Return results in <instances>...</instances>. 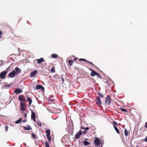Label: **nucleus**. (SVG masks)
Returning a JSON list of instances; mask_svg holds the SVG:
<instances>
[{"label": "nucleus", "mask_w": 147, "mask_h": 147, "mask_svg": "<svg viewBox=\"0 0 147 147\" xmlns=\"http://www.w3.org/2000/svg\"><path fill=\"white\" fill-rule=\"evenodd\" d=\"M113 127L117 133L119 134L120 132L118 129L115 126L113 125Z\"/></svg>", "instance_id": "24"}, {"label": "nucleus", "mask_w": 147, "mask_h": 147, "mask_svg": "<svg viewBox=\"0 0 147 147\" xmlns=\"http://www.w3.org/2000/svg\"><path fill=\"white\" fill-rule=\"evenodd\" d=\"M78 59V58L77 57H75L74 59L73 60L74 61H76Z\"/></svg>", "instance_id": "39"}, {"label": "nucleus", "mask_w": 147, "mask_h": 147, "mask_svg": "<svg viewBox=\"0 0 147 147\" xmlns=\"http://www.w3.org/2000/svg\"><path fill=\"white\" fill-rule=\"evenodd\" d=\"M51 72H52V73L55 72V67H53L51 69Z\"/></svg>", "instance_id": "28"}, {"label": "nucleus", "mask_w": 147, "mask_h": 147, "mask_svg": "<svg viewBox=\"0 0 147 147\" xmlns=\"http://www.w3.org/2000/svg\"><path fill=\"white\" fill-rule=\"evenodd\" d=\"M62 79L63 81V78H62Z\"/></svg>", "instance_id": "45"}, {"label": "nucleus", "mask_w": 147, "mask_h": 147, "mask_svg": "<svg viewBox=\"0 0 147 147\" xmlns=\"http://www.w3.org/2000/svg\"><path fill=\"white\" fill-rule=\"evenodd\" d=\"M37 73V70H34L33 71L31 72L30 74V77H32L34 76L36 73Z\"/></svg>", "instance_id": "11"}, {"label": "nucleus", "mask_w": 147, "mask_h": 147, "mask_svg": "<svg viewBox=\"0 0 147 147\" xmlns=\"http://www.w3.org/2000/svg\"><path fill=\"white\" fill-rule=\"evenodd\" d=\"M111 98L109 95L107 96L105 102V105H109L111 103Z\"/></svg>", "instance_id": "3"}, {"label": "nucleus", "mask_w": 147, "mask_h": 147, "mask_svg": "<svg viewBox=\"0 0 147 147\" xmlns=\"http://www.w3.org/2000/svg\"><path fill=\"white\" fill-rule=\"evenodd\" d=\"M26 103L24 102H21L20 103V109L23 112L25 111L26 107L25 106Z\"/></svg>", "instance_id": "2"}, {"label": "nucleus", "mask_w": 147, "mask_h": 147, "mask_svg": "<svg viewBox=\"0 0 147 147\" xmlns=\"http://www.w3.org/2000/svg\"><path fill=\"white\" fill-rule=\"evenodd\" d=\"M37 124H39V125L40 126V127H41V123H40H40H39V122H37Z\"/></svg>", "instance_id": "38"}, {"label": "nucleus", "mask_w": 147, "mask_h": 147, "mask_svg": "<svg viewBox=\"0 0 147 147\" xmlns=\"http://www.w3.org/2000/svg\"><path fill=\"white\" fill-rule=\"evenodd\" d=\"M94 142L95 145L98 146L100 143V141L98 138H96L94 140Z\"/></svg>", "instance_id": "9"}, {"label": "nucleus", "mask_w": 147, "mask_h": 147, "mask_svg": "<svg viewBox=\"0 0 147 147\" xmlns=\"http://www.w3.org/2000/svg\"><path fill=\"white\" fill-rule=\"evenodd\" d=\"M7 71H4L2 72L0 74V78L2 79L5 78V76L6 73H7Z\"/></svg>", "instance_id": "4"}, {"label": "nucleus", "mask_w": 147, "mask_h": 147, "mask_svg": "<svg viewBox=\"0 0 147 147\" xmlns=\"http://www.w3.org/2000/svg\"><path fill=\"white\" fill-rule=\"evenodd\" d=\"M37 63L38 64H40L42 63V62L44 61V60L43 58H41L40 59H37Z\"/></svg>", "instance_id": "15"}, {"label": "nucleus", "mask_w": 147, "mask_h": 147, "mask_svg": "<svg viewBox=\"0 0 147 147\" xmlns=\"http://www.w3.org/2000/svg\"><path fill=\"white\" fill-rule=\"evenodd\" d=\"M15 69L16 73H17L18 74H19L21 72V70L20 68L18 67H16L15 68Z\"/></svg>", "instance_id": "19"}, {"label": "nucleus", "mask_w": 147, "mask_h": 147, "mask_svg": "<svg viewBox=\"0 0 147 147\" xmlns=\"http://www.w3.org/2000/svg\"><path fill=\"white\" fill-rule=\"evenodd\" d=\"M22 121V118H21L19 119L17 121L15 122V123L16 124H18L20 123V122Z\"/></svg>", "instance_id": "23"}, {"label": "nucleus", "mask_w": 147, "mask_h": 147, "mask_svg": "<svg viewBox=\"0 0 147 147\" xmlns=\"http://www.w3.org/2000/svg\"><path fill=\"white\" fill-rule=\"evenodd\" d=\"M58 56V55L56 54H53L51 55V57L52 58H57Z\"/></svg>", "instance_id": "21"}, {"label": "nucleus", "mask_w": 147, "mask_h": 147, "mask_svg": "<svg viewBox=\"0 0 147 147\" xmlns=\"http://www.w3.org/2000/svg\"><path fill=\"white\" fill-rule=\"evenodd\" d=\"M89 69L92 72V71H93L94 70H93L92 69H90V68H89Z\"/></svg>", "instance_id": "42"}, {"label": "nucleus", "mask_w": 147, "mask_h": 147, "mask_svg": "<svg viewBox=\"0 0 147 147\" xmlns=\"http://www.w3.org/2000/svg\"><path fill=\"white\" fill-rule=\"evenodd\" d=\"M79 61H83L86 62L92 65L93 66H94V65L92 63L88 61L87 60L85 59H80L79 60Z\"/></svg>", "instance_id": "10"}, {"label": "nucleus", "mask_w": 147, "mask_h": 147, "mask_svg": "<svg viewBox=\"0 0 147 147\" xmlns=\"http://www.w3.org/2000/svg\"><path fill=\"white\" fill-rule=\"evenodd\" d=\"M41 89L42 90H44V87L40 85V84L36 86V90L39 89Z\"/></svg>", "instance_id": "13"}, {"label": "nucleus", "mask_w": 147, "mask_h": 147, "mask_svg": "<svg viewBox=\"0 0 147 147\" xmlns=\"http://www.w3.org/2000/svg\"><path fill=\"white\" fill-rule=\"evenodd\" d=\"M128 133L126 128L124 129V135L125 136H127L128 135Z\"/></svg>", "instance_id": "25"}, {"label": "nucleus", "mask_w": 147, "mask_h": 147, "mask_svg": "<svg viewBox=\"0 0 147 147\" xmlns=\"http://www.w3.org/2000/svg\"><path fill=\"white\" fill-rule=\"evenodd\" d=\"M112 123L113 125H118V124L115 121H114L112 122Z\"/></svg>", "instance_id": "27"}, {"label": "nucleus", "mask_w": 147, "mask_h": 147, "mask_svg": "<svg viewBox=\"0 0 147 147\" xmlns=\"http://www.w3.org/2000/svg\"><path fill=\"white\" fill-rule=\"evenodd\" d=\"M26 120H24V121H23V122H26Z\"/></svg>", "instance_id": "44"}, {"label": "nucleus", "mask_w": 147, "mask_h": 147, "mask_svg": "<svg viewBox=\"0 0 147 147\" xmlns=\"http://www.w3.org/2000/svg\"><path fill=\"white\" fill-rule=\"evenodd\" d=\"M96 76H97L98 78H99L100 79L101 78H102V77L101 76L97 73L96 74Z\"/></svg>", "instance_id": "29"}, {"label": "nucleus", "mask_w": 147, "mask_h": 147, "mask_svg": "<svg viewBox=\"0 0 147 147\" xmlns=\"http://www.w3.org/2000/svg\"><path fill=\"white\" fill-rule=\"evenodd\" d=\"M87 131H83L82 132V134L83 135H85L86 134V133H87Z\"/></svg>", "instance_id": "32"}, {"label": "nucleus", "mask_w": 147, "mask_h": 147, "mask_svg": "<svg viewBox=\"0 0 147 147\" xmlns=\"http://www.w3.org/2000/svg\"><path fill=\"white\" fill-rule=\"evenodd\" d=\"M84 140L85 141L88 140L89 139L87 138H85L84 139Z\"/></svg>", "instance_id": "43"}, {"label": "nucleus", "mask_w": 147, "mask_h": 147, "mask_svg": "<svg viewBox=\"0 0 147 147\" xmlns=\"http://www.w3.org/2000/svg\"><path fill=\"white\" fill-rule=\"evenodd\" d=\"M73 60H68V62L69 65L72 66L73 64Z\"/></svg>", "instance_id": "22"}, {"label": "nucleus", "mask_w": 147, "mask_h": 147, "mask_svg": "<svg viewBox=\"0 0 147 147\" xmlns=\"http://www.w3.org/2000/svg\"><path fill=\"white\" fill-rule=\"evenodd\" d=\"M82 143L84 145L86 146L90 145V143L86 141H84L82 142Z\"/></svg>", "instance_id": "20"}, {"label": "nucleus", "mask_w": 147, "mask_h": 147, "mask_svg": "<svg viewBox=\"0 0 147 147\" xmlns=\"http://www.w3.org/2000/svg\"><path fill=\"white\" fill-rule=\"evenodd\" d=\"M5 130L6 131H7L8 130V126L7 125L5 126Z\"/></svg>", "instance_id": "34"}, {"label": "nucleus", "mask_w": 147, "mask_h": 147, "mask_svg": "<svg viewBox=\"0 0 147 147\" xmlns=\"http://www.w3.org/2000/svg\"><path fill=\"white\" fill-rule=\"evenodd\" d=\"M35 113L33 112L32 113L31 117L32 119H33L34 121H36V119H35Z\"/></svg>", "instance_id": "12"}, {"label": "nucleus", "mask_w": 147, "mask_h": 147, "mask_svg": "<svg viewBox=\"0 0 147 147\" xmlns=\"http://www.w3.org/2000/svg\"><path fill=\"white\" fill-rule=\"evenodd\" d=\"M2 32L1 30H0V38H1V35L2 34Z\"/></svg>", "instance_id": "37"}, {"label": "nucleus", "mask_w": 147, "mask_h": 147, "mask_svg": "<svg viewBox=\"0 0 147 147\" xmlns=\"http://www.w3.org/2000/svg\"><path fill=\"white\" fill-rule=\"evenodd\" d=\"M97 94H98V95L99 96H100L101 98L104 97V96L103 95V94H101V93L98 92L97 93Z\"/></svg>", "instance_id": "26"}, {"label": "nucleus", "mask_w": 147, "mask_h": 147, "mask_svg": "<svg viewBox=\"0 0 147 147\" xmlns=\"http://www.w3.org/2000/svg\"><path fill=\"white\" fill-rule=\"evenodd\" d=\"M145 127L147 128V122H146L145 124Z\"/></svg>", "instance_id": "40"}, {"label": "nucleus", "mask_w": 147, "mask_h": 147, "mask_svg": "<svg viewBox=\"0 0 147 147\" xmlns=\"http://www.w3.org/2000/svg\"><path fill=\"white\" fill-rule=\"evenodd\" d=\"M121 109L122 111H124L127 113L128 112V111L124 109L121 108Z\"/></svg>", "instance_id": "31"}, {"label": "nucleus", "mask_w": 147, "mask_h": 147, "mask_svg": "<svg viewBox=\"0 0 147 147\" xmlns=\"http://www.w3.org/2000/svg\"><path fill=\"white\" fill-rule=\"evenodd\" d=\"M27 117V114L26 113H25L24 114V117L25 118H26Z\"/></svg>", "instance_id": "35"}, {"label": "nucleus", "mask_w": 147, "mask_h": 147, "mask_svg": "<svg viewBox=\"0 0 147 147\" xmlns=\"http://www.w3.org/2000/svg\"><path fill=\"white\" fill-rule=\"evenodd\" d=\"M27 100L29 102V106H30L32 103V100L30 96L28 97Z\"/></svg>", "instance_id": "17"}, {"label": "nucleus", "mask_w": 147, "mask_h": 147, "mask_svg": "<svg viewBox=\"0 0 147 147\" xmlns=\"http://www.w3.org/2000/svg\"><path fill=\"white\" fill-rule=\"evenodd\" d=\"M45 144L46 147H49V144L48 142H46Z\"/></svg>", "instance_id": "30"}, {"label": "nucleus", "mask_w": 147, "mask_h": 147, "mask_svg": "<svg viewBox=\"0 0 147 147\" xmlns=\"http://www.w3.org/2000/svg\"><path fill=\"white\" fill-rule=\"evenodd\" d=\"M45 132L46 134L47 138L49 142H50L51 140V138L50 136L51 134L50 130V129L46 130Z\"/></svg>", "instance_id": "1"}, {"label": "nucleus", "mask_w": 147, "mask_h": 147, "mask_svg": "<svg viewBox=\"0 0 147 147\" xmlns=\"http://www.w3.org/2000/svg\"><path fill=\"white\" fill-rule=\"evenodd\" d=\"M83 129H85V130H88L89 129V128L88 127H86L85 128H83Z\"/></svg>", "instance_id": "36"}, {"label": "nucleus", "mask_w": 147, "mask_h": 147, "mask_svg": "<svg viewBox=\"0 0 147 147\" xmlns=\"http://www.w3.org/2000/svg\"><path fill=\"white\" fill-rule=\"evenodd\" d=\"M100 98L99 96L96 97L95 101L96 104L98 105H100L102 104V102L100 101Z\"/></svg>", "instance_id": "5"}, {"label": "nucleus", "mask_w": 147, "mask_h": 147, "mask_svg": "<svg viewBox=\"0 0 147 147\" xmlns=\"http://www.w3.org/2000/svg\"><path fill=\"white\" fill-rule=\"evenodd\" d=\"M82 134V133L81 130H80L75 135L74 137L76 139H78L79 138L81 135Z\"/></svg>", "instance_id": "8"}, {"label": "nucleus", "mask_w": 147, "mask_h": 147, "mask_svg": "<svg viewBox=\"0 0 147 147\" xmlns=\"http://www.w3.org/2000/svg\"><path fill=\"white\" fill-rule=\"evenodd\" d=\"M32 137H33L34 138H36V136L34 134H32Z\"/></svg>", "instance_id": "33"}, {"label": "nucleus", "mask_w": 147, "mask_h": 147, "mask_svg": "<svg viewBox=\"0 0 147 147\" xmlns=\"http://www.w3.org/2000/svg\"><path fill=\"white\" fill-rule=\"evenodd\" d=\"M22 92V90L19 88L16 89L15 91V93L18 94Z\"/></svg>", "instance_id": "14"}, {"label": "nucleus", "mask_w": 147, "mask_h": 147, "mask_svg": "<svg viewBox=\"0 0 147 147\" xmlns=\"http://www.w3.org/2000/svg\"><path fill=\"white\" fill-rule=\"evenodd\" d=\"M144 140L146 142H147V136L146 137V138L144 139Z\"/></svg>", "instance_id": "41"}, {"label": "nucleus", "mask_w": 147, "mask_h": 147, "mask_svg": "<svg viewBox=\"0 0 147 147\" xmlns=\"http://www.w3.org/2000/svg\"><path fill=\"white\" fill-rule=\"evenodd\" d=\"M97 73L94 70L92 71L90 73V75L92 76H94L96 75Z\"/></svg>", "instance_id": "18"}, {"label": "nucleus", "mask_w": 147, "mask_h": 147, "mask_svg": "<svg viewBox=\"0 0 147 147\" xmlns=\"http://www.w3.org/2000/svg\"><path fill=\"white\" fill-rule=\"evenodd\" d=\"M18 99L20 101L22 102H26V100L24 96L22 95H20L18 96Z\"/></svg>", "instance_id": "7"}, {"label": "nucleus", "mask_w": 147, "mask_h": 147, "mask_svg": "<svg viewBox=\"0 0 147 147\" xmlns=\"http://www.w3.org/2000/svg\"><path fill=\"white\" fill-rule=\"evenodd\" d=\"M16 74V72L15 70L10 72L9 74V76L12 78L15 77Z\"/></svg>", "instance_id": "6"}, {"label": "nucleus", "mask_w": 147, "mask_h": 147, "mask_svg": "<svg viewBox=\"0 0 147 147\" xmlns=\"http://www.w3.org/2000/svg\"><path fill=\"white\" fill-rule=\"evenodd\" d=\"M24 127L25 130H30L31 129V127L29 125H27V127L24 126Z\"/></svg>", "instance_id": "16"}]
</instances>
